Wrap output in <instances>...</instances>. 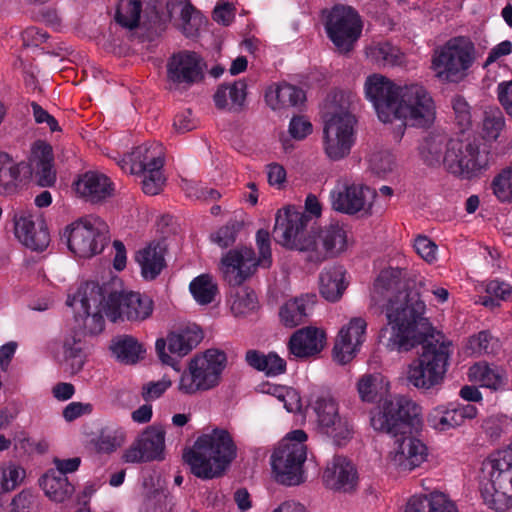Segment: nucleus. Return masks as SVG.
I'll return each mask as SVG.
<instances>
[{
    "mask_svg": "<svg viewBox=\"0 0 512 512\" xmlns=\"http://www.w3.org/2000/svg\"><path fill=\"white\" fill-rule=\"evenodd\" d=\"M256 307L257 300L254 292L238 293L231 302V311L235 316L245 315Z\"/></svg>",
    "mask_w": 512,
    "mask_h": 512,
    "instance_id": "50",
    "label": "nucleus"
},
{
    "mask_svg": "<svg viewBox=\"0 0 512 512\" xmlns=\"http://www.w3.org/2000/svg\"><path fill=\"white\" fill-rule=\"evenodd\" d=\"M344 270L341 266L324 268L319 276V289L321 295L330 302H336L342 296L346 286L344 284Z\"/></svg>",
    "mask_w": 512,
    "mask_h": 512,
    "instance_id": "36",
    "label": "nucleus"
},
{
    "mask_svg": "<svg viewBox=\"0 0 512 512\" xmlns=\"http://www.w3.org/2000/svg\"><path fill=\"white\" fill-rule=\"evenodd\" d=\"M245 361L250 367L264 372L268 377H275L286 372V361L275 352L265 354L259 350L250 349L245 354Z\"/></svg>",
    "mask_w": 512,
    "mask_h": 512,
    "instance_id": "33",
    "label": "nucleus"
},
{
    "mask_svg": "<svg viewBox=\"0 0 512 512\" xmlns=\"http://www.w3.org/2000/svg\"><path fill=\"white\" fill-rule=\"evenodd\" d=\"M447 138L441 133H430L419 146L422 160L428 166H438L443 163V148H447Z\"/></svg>",
    "mask_w": 512,
    "mask_h": 512,
    "instance_id": "40",
    "label": "nucleus"
},
{
    "mask_svg": "<svg viewBox=\"0 0 512 512\" xmlns=\"http://www.w3.org/2000/svg\"><path fill=\"white\" fill-rule=\"evenodd\" d=\"M366 321L363 318H353L346 327H343L336 338L333 348L335 361L344 365L350 362L364 341Z\"/></svg>",
    "mask_w": 512,
    "mask_h": 512,
    "instance_id": "24",
    "label": "nucleus"
},
{
    "mask_svg": "<svg viewBox=\"0 0 512 512\" xmlns=\"http://www.w3.org/2000/svg\"><path fill=\"white\" fill-rule=\"evenodd\" d=\"M180 17L183 22L184 33L187 36L194 35L202 23L200 11L189 0H186L181 9Z\"/></svg>",
    "mask_w": 512,
    "mask_h": 512,
    "instance_id": "48",
    "label": "nucleus"
},
{
    "mask_svg": "<svg viewBox=\"0 0 512 512\" xmlns=\"http://www.w3.org/2000/svg\"><path fill=\"white\" fill-rule=\"evenodd\" d=\"M132 174H142V190L147 195L158 194L165 182L162 174L164 165L163 147L159 143H144L129 155Z\"/></svg>",
    "mask_w": 512,
    "mask_h": 512,
    "instance_id": "14",
    "label": "nucleus"
},
{
    "mask_svg": "<svg viewBox=\"0 0 512 512\" xmlns=\"http://www.w3.org/2000/svg\"><path fill=\"white\" fill-rule=\"evenodd\" d=\"M307 433L302 429L289 432L271 456L275 480L286 486L299 485L304 481L303 465L307 458Z\"/></svg>",
    "mask_w": 512,
    "mask_h": 512,
    "instance_id": "9",
    "label": "nucleus"
},
{
    "mask_svg": "<svg viewBox=\"0 0 512 512\" xmlns=\"http://www.w3.org/2000/svg\"><path fill=\"white\" fill-rule=\"evenodd\" d=\"M165 250L160 243L151 242L135 254V261L141 268L145 280L156 279L166 266Z\"/></svg>",
    "mask_w": 512,
    "mask_h": 512,
    "instance_id": "29",
    "label": "nucleus"
},
{
    "mask_svg": "<svg viewBox=\"0 0 512 512\" xmlns=\"http://www.w3.org/2000/svg\"><path fill=\"white\" fill-rule=\"evenodd\" d=\"M203 339V332L196 324L188 325L177 332H171L167 340H156L155 349L160 361L180 370V358L190 353Z\"/></svg>",
    "mask_w": 512,
    "mask_h": 512,
    "instance_id": "17",
    "label": "nucleus"
},
{
    "mask_svg": "<svg viewBox=\"0 0 512 512\" xmlns=\"http://www.w3.org/2000/svg\"><path fill=\"white\" fill-rule=\"evenodd\" d=\"M499 347V340L488 330L471 335L466 345L467 351L476 356L496 354Z\"/></svg>",
    "mask_w": 512,
    "mask_h": 512,
    "instance_id": "44",
    "label": "nucleus"
},
{
    "mask_svg": "<svg viewBox=\"0 0 512 512\" xmlns=\"http://www.w3.org/2000/svg\"><path fill=\"white\" fill-rule=\"evenodd\" d=\"M236 456L237 446L230 433L215 428L199 436L183 458L196 477L208 480L223 475Z\"/></svg>",
    "mask_w": 512,
    "mask_h": 512,
    "instance_id": "6",
    "label": "nucleus"
},
{
    "mask_svg": "<svg viewBox=\"0 0 512 512\" xmlns=\"http://www.w3.org/2000/svg\"><path fill=\"white\" fill-rule=\"evenodd\" d=\"M171 386L170 380L150 382L142 388V397L145 401L159 398Z\"/></svg>",
    "mask_w": 512,
    "mask_h": 512,
    "instance_id": "58",
    "label": "nucleus"
},
{
    "mask_svg": "<svg viewBox=\"0 0 512 512\" xmlns=\"http://www.w3.org/2000/svg\"><path fill=\"white\" fill-rule=\"evenodd\" d=\"M141 12L140 0H121L116 9L115 21L120 26L133 30L139 25Z\"/></svg>",
    "mask_w": 512,
    "mask_h": 512,
    "instance_id": "43",
    "label": "nucleus"
},
{
    "mask_svg": "<svg viewBox=\"0 0 512 512\" xmlns=\"http://www.w3.org/2000/svg\"><path fill=\"white\" fill-rule=\"evenodd\" d=\"M505 125L503 113L498 109L484 112L483 137L487 140H496Z\"/></svg>",
    "mask_w": 512,
    "mask_h": 512,
    "instance_id": "45",
    "label": "nucleus"
},
{
    "mask_svg": "<svg viewBox=\"0 0 512 512\" xmlns=\"http://www.w3.org/2000/svg\"><path fill=\"white\" fill-rule=\"evenodd\" d=\"M416 253L428 263L436 260L437 245L427 236L419 235L414 241Z\"/></svg>",
    "mask_w": 512,
    "mask_h": 512,
    "instance_id": "51",
    "label": "nucleus"
},
{
    "mask_svg": "<svg viewBox=\"0 0 512 512\" xmlns=\"http://www.w3.org/2000/svg\"><path fill=\"white\" fill-rule=\"evenodd\" d=\"M323 481L326 487L332 490L350 492L357 485V470L346 457L336 455L327 464L323 473Z\"/></svg>",
    "mask_w": 512,
    "mask_h": 512,
    "instance_id": "25",
    "label": "nucleus"
},
{
    "mask_svg": "<svg viewBox=\"0 0 512 512\" xmlns=\"http://www.w3.org/2000/svg\"><path fill=\"white\" fill-rule=\"evenodd\" d=\"M305 100L306 94L303 89L286 82L270 86L265 92V101L273 110L298 107Z\"/></svg>",
    "mask_w": 512,
    "mask_h": 512,
    "instance_id": "28",
    "label": "nucleus"
},
{
    "mask_svg": "<svg viewBox=\"0 0 512 512\" xmlns=\"http://www.w3.org/2000/svg\"><path fill=\"white\" fill-rule=\"evenodd\" d=\"M512 52V43L509 40H504L493 47L484 62L483 67L486 68L495 61H497L500 57L509 55Z\"/></svg>",
    "mask_w": 512,
    "mask_h": 512,
    "instance_id": "64",
    "label": "nucleus"
},
{
    "mask_svg": "<svg viewBox=\"0 0 512 512\" xmlns=\"http://www.w3.org/2000/svg\"><path fill=\"white\" fill-rule=\"evenodd\" d=\"M476 139H450L443 164L447 171L462 178L471 179L488 166V152L480 149Z\"/></svg>",
    "mask_w": 512,
    "mask_h": 512,
    "instance_id": "12",
    "label": "nucleus"
},
{
    "mask_svg": "<svg viewBox=\"0 0 512 512\" xmlns=\"http://www.w3.org/2000/svg\"><path fill=\"white\" fill-rule=\"evenodd\" d=\"M318 432L338 447L344 446L352 438L353 425L350 420L339 412L317 427Z\"/></svg>",
    "mask_w": 512,
    "mask_h": 512,
    "instance_id": "35",
    "label": "nucleus"
},
{
    "mask_svg": "<svg viewBox=\"0 0 512 512\" xmlns=\"http://www.w3.org/2000/svg\"><path fill=\"white\" fill-rule=\"evenodd\" d=\"M375 190L361 184H339L330 191L332 209L347 215H370Z\"/></svg>",
    "mask_w": 512,
    "mask_h": 512,
    "instance_id": "18",
    "label": "nucleus"
},
{
    "mask_svg": "<svg viewBox=\"0 0 512 512\" xmlns=\"http://www.w3.org/2000/svg\"><path fill=\"white\" fill-rule=\"evenodd\" d=\"M227 361L226 354L217 349H208L203 355L193 358L188 372H184L178 389L184 394H194L214 388L220 381Z\"/></svg>",
    "mask_w": 512,
    "mask_h": 512,
    "instance_id": "11",
    "label": "nucleus"
},
{
    "mask_svg": "<svg viewBox=\"0 0 512 512\" xmlns=\"http://www.w3.org/2000/svg\"><path fill=\"white\" fill-rule=\"evenodd\" d=\"M317 301L316 294H304L287 301L281 306L279 316L286 327H296L304 323L312 313Z\"/></svg>",
    "mask_w": 512,
    "mask_h": 512,
    "instance_id": "27",
    "label": "nucleus"
},
{
    "mask_svg": "<svg viewBox=\"0 0 512 512\" xmlns=\"http://www.w3.org/2000/svg\"><path fill=\"white\" fill-rule=\"evenodd\" d=\"M189 291L198 304L208 305L214 301L218 286L211 275L201 274L190 282Z\"/></svg>",
    "mask_w": 512,
    "mask_h": 512,
    "instance_id": "42",
    "label": "nucleus"
},
{
    "mask_svg": "<svg viewBox=\"0 0 512 512\" xmlns=\"http://www.w3.org/2000/svg\"><path fill=\"white\" fill-rule=\"evenodd\" d=\"M356 122L350 112L335 113L325 121L324 149L331 160H340L350 153L355 141Z\"/></svg>",
    "mask_w": 512,
    "mask_h": 512,
    "instance_id": "16",
    "label": "nucleus"
},
{
    "mask_svg": "<svg viewBox=\"0 0 512 512\" xmlns=\"http://www.w3.org/2000/svg\"><path fill=\"white\" fill-rule=\"evenodd\" d=\"M15 236L27 248L42 252L50 243V234L45 221L26 211H21L14 217Z\"/></svg>",
    "mask_w": 512,
    "mask_h": 512,
    "instance_id": "22",
    "label": "nucleus"
},
{
    "mask_svg": "<svg viewBox=\"0 0 512 512\" xmlns=\"http://www.w3.org/2000/svg\"><path fill=\"white\" fill-rule=\"evenodd\" d=\"M365 95L383 123L397 119L404 125L425 128L434 121V101L422 85L397 86L384 76L372 75L365 82Z\"/></svg>",
    "mask_w": 512,
    "mask_h": 512,
    "instance_id": "3",
    "label": "nucleus"
},
{
    "mask_svg": "<svg viewBox=\"0 0 512 512\" xmlns=\"http://www.w3.org/2000/svg\"><path fill=\"white\" fill-rule=\"evenodd\" d=\"M125 434L121 429H103L97 439L96 447L99 452L112 453L121 447Z\"/></svg>",
    "mask_w": 512,
    "mask_h": 512,
    "instance_id": "46",
    "label": "nucleus"
},
{
    "mask_svg": "<svg viewBox=\"0 0 512 512\" xmlns=\"http://www.w3.org/2000/svg\"><path fill=\"white\" fill-rule=\"evenodd\" d=\"M431 504V493L428 495H414L409 499L405 512H430Z\"/></svg>",
    "mask_w": 512,
    "mask_h": 512,
    "instance_id": "63",
    "label": "nucleus"
},
{
    "mask_svg": "<svg viewBox=\"0 0 512 512\" xmlns=\"http://www.w3.org/2000/svg\"><path fill=\"white\" fill-rule=\"evenodd\" d=\"M75 193L86 202L97 204L111 197L114 184L111 179L98 171H86L73 182Z\"/></svg>",
    "mask_w": 512,
    "mask_h": 512,
    "instance_id": "23",
    "label": "nucleus"
},
{
    "mask_svg": "<svg viewBox=\"0 0 512 512\" xmlns=\"http://www.w3.org/2000/svg\"><path fill=\"white\" fill-rule=\"evenodd\" d=\"M165 448V431L162 427L149 426L125 451L126 463H141L163 459Z\"/></svg>",
    "mask_w": 512,
    "mask_h": 512,
    "instance_id": "21",
    "label": "nucleus"
},
{
    "mask_svg": "<svg viewBox=\"0 0 512 512\" xmlns=\"http://www.w3.org/2000/svg\"><path fill=\"white\" fill-rule=\"evenodd\" d=\"M259 256L251 247H239L226 252L219 264L222 277L229 286L238 287L251 278L259 267L267 269L272 264L270 233L259 229L256 233Z\"/></svg>",
    "mask_w": 512,
    "mask_h": 512,
    "instance_id": "8",
    "label": "nucleus"
},
{
    "mask_svg": "<svg viewBox=\"0 0 512 512\" xmlns=\"http://www.w3.org/2000/svg\"><path fill=\"white\" fill-rule=\"evenodd\" d=\"M35 506L36 496L29 490H23L13 498L10 512H33Z\"/></svg>",
    "mask_w": 512,
    "mask_h": 512,
    "instance_id": "53",
    "label": "nucleus"
},
{
    "mask_svg": "<svg viewBox=\"0 0 512 512\" xmlns=\"http://www.w3.org/2000/svg\"><path fill=\"white\" fill-rule=\"evenodd\" d=\"M48 37L47 31L36 26L27 27L21 33L23 45L26 47H38L45 43Z\"/></svg>",
    "mask_w": 512,
    "mask_h": 512,
    "instance_id": "54",
    "label": "nucleus"
},
{
    "mask_svg": "<svg viewBox=\"0 0 512 512\" xmlns=\"http://www.w3.org/2000/svg\"><path fill=\"white\" fill-rule=\"evenodd\" d=\"M403 276L402 269L390 267L382 270L374 282V293L388 298L384 311L389 328L380 330L379 339L389 351L407 352L422 346L419 356L408 366L407 380L418 389L429 390L443 383L453 345L443 334L432 332L425 317V302L417 291L403 289Z\"/></svg>",
    "mask_w": 512,
    "mask_h": 512,
    "instance_id": "1",
    "label": "nucleus"
},
{
    "mask_svg": "<svg viewBox=\"0 0 512 512\" xmlns=\"http://www.w3.org/2000/svg\"><path fill=\"white\" fill-rule=\"evenodd\" d=\"M98 218L85 217L66 226L60 234L61 242L77 257L89 258L104 249L106 236Z\"/></svg>",
    "mask_w": 512,
    "mask_h": 512,
    "instance_id": "13",
    "label": "nucleus"
},
{
    "mask_svg": "<svg viewBox=\"0 0 512 512\" xmlns=\"http://www.w3.org/2000/svg\"><path fill=\"white\" fill-rule=\"evenodd\" d=\"M421 407L405 396L385 398L381 406L371 412L374 430L393 435L395 448L391 461L402 471L419 467L428 456L427 446L412 435V428L419 422Z\"/></svg>",
    "mask_w": 512,
    "mask_h": 512,
    "instance_id": "4",
    "label": "nucleus"
},
{
    "mask_svg": "<svg viewBox=\"0 0 512 512\" xmlns=\"http://www.w3.org/2000/svg\"><path fill=\"white\" fill-rule=\"evenodd\" d=\"M167 79L183 89H189L205 78L206 63L194 51L183 50L173 53L167 61Z\"/></svg>",
    "mask_w": 512,
    "mask_h": 512,
    "instance_id": "19",
    "label": "nucleus"
},
{
    "mask_svg": "<svg viewBox=\"0 0 512 512\" xmlns=\"http://www.w3.org/2000/svg\"><path fill=\"white\" fill-rule=\"evenodd\" d=\"M324 27L338 51L348 53L361 36L362 21L352 7L337 4L328 12Z\"/></svg>",
    "mask_w": 512,
    "mask_h": 512,
    "instance_id": "15",
    "label": "nucleus"
},
{
    "mask_svg": "<svg viewBox=\"0 0 512 512\" xmlns=\"http://www.w3.org/2000/svg\"><path fill=\"white\" fill-rule=\"evenodd\" d=\"M326 343V334L316 327L297 330L290 337L289 352L297 358H309L318 355Z\"/></svg>",
    "mask_w": 512,
    "mask_h": 512,
    "instance_id": "26",
    "label": "nucleus"
},
{
    "mask_svg": "<svg viewBox=\"0 0 512 512\" xmlns=\"http://www.w3.org/2000/svg\"><path fill=\"white\" fill-rule=\"evenodd\" d=\"M21 180L20 162H15L6 152H0V195L15 191Z\"/></svg>",
    "mask_w": 512,
    "mask_h": 512,
    "instance_id": "41",
    "label": "nucleus"
},
{
    "mask_svg": "<svg viewBox=\"0 0 512 512\" xmlns=\"http://www.w3.org/2000/svg\"><path fill=\"white\" fill-rule=\"evenodd\" d=\"M110 350L117 361L133 365L144 358L146 349L131 335H118L111 340Z\"/></svg>",
    "mask_w": 512,
    "mask_h": 512,
    "instance_id": "32",
    "label": "nucleus"
},
{
    "mask_svg": "<svg viewBox=\"0 0 512 512\" xmlns=\"http://www.w3.org/2000/svg\"><path fill=\"white\" fill-rule=\"evenodd\" d=\"M431 501L430 512H458L455 504L442 492H431Z\"/></svg>",
    "mask_w": 512,
    "mask_h": 512,
    "instance_id": "60",
    "label": "nucleus"
},
{
    "mask_svg": "<svg viewBox=\"0 0 512 512\" xmlns=\"http://www.w3.org/2000/svg\"><path fill=\"white\" fill-rule=\"evenodd\" d=\"M51 145L37 141L31 150L28 161H20L21 179L33 178L41 187H51L56 182Z\"/></svg>",
    "mask_w": 512,
    "mask_h": 512,
    "instance_id": "20",
    "label": "nucleus"
},
{
    "mask_svg": "<svg viewBox=\"0 0 512 512\" xmlns=\"http://www.w3.org/2000/svg\"><path fill=\"white\" fill-rule=\"evenodd\" d=\"M455 120L462 130L468 129L472 123L470 105L462 97L453 100Z\"/></svg>",
    "mask_w": 512,
    "mask_h": 512,
    "instance_id": "52",
    "label": "nucleus"
},
{
    "mask_svg": "<svg viewBox=\"0 0 512 512\" xmlns=\"http://www.w3.org/2000/svg\"><path fill=\"white\" fill-rule=\"evenodd\" d=\"M497 96L506 113L512 117V80L498 84Z\"/></svg>",
    "mask_w": 512,
    "mask_h": 512,
    "instance_id": "62",
    "label": "nucleus"
},
{
    "mask_svg": "<svg viewBox=\"0 0 512 512\" xmlns=\"http://www.w3.org/2000/svg\"><path fill=\"white\" fill-rule=\"evenodd\" d=\"M312 132V124L302 116H294L289 124V133L294 139H304Z\"/></svg>",
    "mask_w": 512,
    "mask_h": 512,
    "instance_id": "57",
    "label": "nucleus"
},
{
    "mask_svg": "<svg viewBox=\"0 0 512 512\" xmlns=\"http://www.w3.org/2000/svg\"><path fill=\"white\" fill-rule=\"evenodd\" d=\"M474 61V43L468 37L457 36L435 51L432 67L439 78L456 82L466 76Z\"/></svg>",
    "mask_w": 512,
    "mask_h": 512,
    "instance_id": "10",
    "label": "nucleus"
},
{
    "mask_svg": "<svg viewBox=\"0 0 512 512\" xmlns=\"http://www.w3.org/2000/svg\"><path fill=\"white\" fill-rule=\"evenodd\" d=\"M39 484L46 496L59 503L70 498L74 492V486L68 481L67 476L58 475L53 469L48 470L39 479Z\"/></svg>",
    "mask_w": 512,
    "mask_h": 512,
    "instance_id": "37",
    "label": "nucleus"
},
{
    "mask_svg": "<svg viewBox=\"0 0 512 512\" xmlns=\"http://www.w3.org/2000/svg\"><path fill=\"white\" fill-rule=\"evenodd\" d=\"M246 90L247 84L243 80L219 85L213 97L215 106L219 109L226 108L228 105L227 96H229L231 108L235 111L240 110L246 100Z\"/></svg>",
    "mask_w": 512,
    "mask_h": 512,
    "instance_id": "38",
    "label": "nucleus"
},
{
    "mask_svg": "<svg viewBox=\"0 0 512 512\" xmlns=\"http://www.w3.org/2000/svg\"><path fill=\"white\" fill-rule=\"evenodd\" d=\"M92 410L93 406L90 403L71 402L64 408L63 417L71 422L85 414H90Z\"/></svg>",
    "mask_w": 512,
    "mask_h": 512,
    "instance_id": "59",
    "label": "nucleus"
},
{
    "mask_svg": "<svg viewBox=\"0 0 512 512\" xmlns=\"http://www.w3.org/2000/svg\"><path fill=\"white\" fill-rule=\"evenodd\" d=\"M482 474L480 493L488 508L497 512L512 508V444L486 458Z\"/></svg>",
    "mask_w": 512,
    "mask_h": 512,
    "instance_id": "7",
    "label": "nucleus"
},
{
    "mask_svg": "<svg viewBox=\"0 0 512 512\" xmlns=\"http://www.w3.org/2000/svg\"><path fill=\"white\" fill-rule=\"evenodd\" d=\"M241 229L242 224L240 222L230 221L212 234L211 239L218 246L227 248L235 243L237 235Z\"/></svg>",
    "mask_w": 512,
    "mask_h": 512,
    "instance_id": "47",
    "label": "nucleus"
},
{
    "mask_svg": "<svg viewBox=\"0 0 512 512\" xmlns=\"http://www.w3.org/2000/svg\"><path fill=\"white\" fill-rule=\"evenodd\" d=\"M492 190L496 197L504 201L512 195V166L501 171L492 181Z\"/></svg>",
    "mask_w": 512,
    "mask_h": 512,
    "instance_id": "49",
    "label": "nucleus"
},
{
    "mask_svg": "<svg viewBox=\"0 0 512 512\" xmlns=\"http://www.w3.org/2000/svg\"><path fill=\"white\" fill-rule=\"evenodd\" d=\"M485 292L499 301H507L512 295V285L505 281L494 279L487 283Z\"/></svg>",
    "mask_w": 512,
    "mask_h": 512,
    "instance_id": "55",
    "label": "nucleus"
},
{
    "mask_svg": "<svg viewBox=\"0 0 512 512\" xmlns=\"http://www.w3.org/2000/svg\"><path fill=\"white\" fill-rule=\"evenodd\" d=\"M31 107L33 110V116H34L36 123H38V124L46 123L52 132L60 130L58 121L55 119V117L52 116L51 114H49L37 102L33 101L31 103Z\"/></svg>",
    "mask_w": 512,
    "mask_h": 512,
    "instance_id": "61",
    "label": "nucleus"
},
{
    "mask_svg": "<svg viewBox=\"0 0 512 512\" xmlns=\"http://www.w3.org/2000/svg\"><path fill=\"white\" fill-rule=\"evenodd\" d=\"M468 377L470 381L479 383L481 387L492 391L504 390L507 384L505 371L495 365L486 362L473 364L469 368Z\"/></svg>",
    "mask_w": 512,
    "mask_h": 512,
    "instance_id": "30",
    "label": "nucleus"
},
{
    "mask_svg": "<svg viewBox=\"0 0 512 512\" xmlns=\"http://www.w3.org/2000/svg\"><path fill=\"white\" fill-rule=\"evenodd\" d=\"M310 217L294 206L278 210L275 217L274 239L280 245L299 251H317L321 243L331 256L342 252L346 247L347 235L338 223H331L319 231L307 232Z\"/></svg>",
    "mask_w": 512,
    "mask_h": 512,
    "instance_id": "5",
    "label": "nucleus"
},
{
    "mask_svg": "<svg viewBox=\"0 0 512 512\" xmlns=\"http://www.w3.org/2000/svg\"><path fill=\"white\" fill-rule=\"evenodd\" d=\"M388 390L389 383L379 373L365 374L357 382V391L363 402L375 403L382 401Z\"/></svg>",
    "mask_w": 512,
    "mask_h": 512,
    "instance_id": "39",
    "label": "nucleus"
},
{
    "mask_svg": "<svg viewBox=\"0 0 512 512\" xmlns=\"http://www.w3.org/2000/svg\"><path fill=\"white\" fill-rule=\"evenodd\" d=\"M397 50L389 43H380L371 50V55L376 61H382L385 64H395L397 62Z\"/></svg>",
    "mask_w": 512,
    "mask_h": 512,
    "instance_id": "56",
    "label": "nucleus"
},
{
    "mask_svg": "<svg viewBox=\"0 0 512 512\" xmlns=\"http://www.w3.org/2000/svg\"><path fill=\"white\" fill-rule=\"evenodd\" d=\"M306 410L315 416L319 427L339 412V404L330 391L315 389L308 396Z\"/></svg>",
    "mask_w": 512,
    "mask_h": 512,
    "instance_id": "31",
    "label": "nucleus"
},
{
    "mask_svg": "<svg viewBox=\"0 0 512 512\" xmlns=\"http://www.w3.org/2000/svg\"><path fill=\"white\" fill-rule=\"evenodd\" d=\"M66 304L73 308L78 327L90 335L104 330L103 314L113 323L142 322L154 310V302L148 295L123 289L119 278L102 285L95 281L82 282L73 295H68Z\"/></svg>",
    "mask_w": 512,
    "mask_h": 512,
    "instance_id": "2",
    "label": "nucleus"
},
{
    "mask_svg": "<svg viewBox=\"0 0 512 512\" xmlns=\"http://www.w3.org/2000/svg\"><path fill=\"white\" fill-rule=\"evenodd\" d=\"M427 424L438 432H448L461 426L456 401L433 407L427 414Z\"/></svg>",
    "mask_w": 512,
    "mask_h": 512,
    "instance_id": "34",
    "label": "nucleus"
}]
</instances>
